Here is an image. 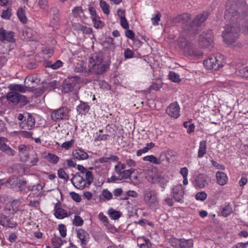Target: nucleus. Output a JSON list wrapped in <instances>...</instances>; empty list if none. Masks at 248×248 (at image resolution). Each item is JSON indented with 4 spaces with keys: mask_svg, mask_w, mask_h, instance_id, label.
I'll return each mask as SVG.
<instances>
[{
    "mask_svg": "<svg viewBox=\"0 0 248 248\" xmlns=\"http://www.w3.org/2000/svg\"><path fill=\"white\" fill-rule=\"evenodd\" d=\"M88 10H89V12L91 15V17L92 19L93 18V17H95L97 16H98V15L96 14V10L93 7L89 6Z\"/></svg>",
    "mask_w": 248,
    "mask_h": 248,
    "instance_id": "62",
    "label": "nucleus"
},
{
    "mask_svg": "<svg viewBox=\"0 0 248 248\" xmlns=\"http://www.w3.org/2000/svg\"><path fill=\"white\" fill-rule=\"evenodd\" d=\"M80 78L78 77H68L63 81L62 92L68 93L78 91L80 88Z\"/></svg>",
    "mask_w": 248,
    "mask_h": 248,
    "instance_id": "6",
    "label": "nucleus"
},
{
    "mask_svg": "<svg viewBox=\"0 0 248 248\" xmlns=\"http://www.w3.org/2000/svg\"><path fill=\"white\" fill-rule=\"evenodd\" d=\"M175 244L177 248H192L193 241L192 239H180L175 240Z\"/></svg>",
    "mask_w": 248,
    "mask_h": 248,
    "instance_id": "14",
    "label": "nucleus"
},
{
    "mask_svg": "<svg viewBox=\"0 0 248 248\" xmlns=\"http://www.w3.org/2000/svg\"><path fill=\"white\" fill-rule=\"evenodd\" d=\"M184 190L181 185L175 186L172 189V196L176 202H183Z\"/></svg>",
    "mask_w": 248,
    "mask_h": 248,
    "instance_id": "13",
    "label": "nucleus"
},
{
    "mask_svg": "<svg viewBox=\"0 0 248 248\" xmlns=\"http://www.w3.org/2000/svg\"><path fill=\"white\" fill-rule=\"evenodd\" d=\"M77 236L80 240L82 246H86L89 238L88 233L82 229H79L77 231Z\"/></svg>",
    "mask_w": 248,
    "mask_h": 248,
    "instance_id": "16",
    "label": "nucleus"
},
{
    "mask_svg": "<svg viewBox=\"0 0 248 248\" xmlns=\"http://www.w3.org/2000/svg\"><path fill=\"white\" fill-rule=\"evenodd\" d=\"M125 35L128 38L133 40L135 37V33L133 31L131 30H127L125 32Z\"/></svg>",
    "mask_w": 248,
    "mask_h": 248,
    "instance_id": "63",
    "label": "nucleus"
},
{
    "mask_svg": "<svg viewBox=\"0 0 248 248\" xmlns=\"http://www.w3.org/2000/svg\"><path fill=\"white\" fill-rule=\"evenodd\" d=\"M166 113L171 118L177 119L180 115V107L177 102L170 104L166 109Z\"/></svg>",
    "mask_w": 248,
    "mask_h": 248,
    "instance_id": "10",
    "label": "nucleus"
},
{
    "mask_svg": "<svg viewBox=\"0 0 248 248\" xmlns=\"http://www.w3.org/2000/svg\"><path fill=\"white\" fill-rule=\"evenodd\" d=\"M72 14L75 17H80L82 19H87V17L84 14V11L82 10L81 6L75 7L72 10Z\"/></svg>",
    "mask_w": 248,
    "mask_h": 248,
    "instance_id": "23",
    "label": "nucleus"
},
{
    "mask_svg": "<svg viewBox=\"0 0 248 248\" xmlns=\"http://www.w3.org/2000/svg\"><path fill=\"white\" fill-rule=\"evenodd\" d=\"M20 97V94L13 91L7 93L6 95L7 99L12 103H19Z\"/></svg>",
    "mask_w": 248,
    "mask_h": 248,
    "instance_id": "18",
    "label": "nucleus"
},
{
    "mask_svg": "<svg viewBox=\"0 0 248 248\" xmlns=\"http://www.w3.org/2000/svg\"><path fill=\"white\" fill-rule=\"evenodd\" d=\"M39 161V156L36 154L32 155L29 163L28 164L30 167L34 166L37 165V162Z\"/></svg>",
    "mask_w": 248,
    "mask_h": 248,
    "instance_id": "45",
    "label": "nucleus"
},
{
    "mask_svg": "<svg viewBox=\"0 0 248 248\" xmlns=\"http://www.w3.org/2000/svg\"><path fill=\"white\" fill-rule=\"evenodd\" d=\"M20 205V202L19 200H13L11 202L12 210L13 212L16 213L18 210V207Z\"/></svg>",
    "mask_w": 248,
    "mask_h": 248,
    "instance_id": "48",
    "label": "nucleus"
},
{
    "mask_svg": "<svg viewBox=\"0 0 248 248\" xmlns=\"http://www.w3.org/2000/svg\"><path fill=\"white\" fill-rule=\"evenodd\" d=\"M135 171V169H130L129 170H124L121 174V180L123 179H129L131 181H133L132 179V174L134 173Z\"/></svg>",
    "mask_w": 248,
    "mask_h": 248,
    "instance_id": "31",
    "label": "nucleus"
},
{
    "mask_svg": "<svg viewBox=\"0 0 248 248\" xmlns=\"http://www.w3.org/2000/svg\"><path fill=\"white\" fill-rule=\"evenodd\" d=\"M232 212V208L229 205H226L223 208L221 214L224 217H228Z\"/></svg>",
    "mask_w": 248,
    "mask_h": 248,
    "instance_id": "42",
    "label": "nucleus"
},
{
    "mask_svg": "<svg viewBox=\"0 0 248 248\" xmlns=\"http://www.w3.org/2000/svg\"><path fill=\"white\" fill-rule=\"evenodd\" d=\"M0 41L14 43L15 42L14 33L12 31H8L3 28H0Z\"/></svg>",
    "mask_w": 248,
    "mask_h": 248,
    "instance_id": "11",
    "label": "nucleus"
},
{
    "mask_svg": "<svg viewBox=\"0 0 248 248\" xmlns=\"http://www.w3.org/2000/svg\"><path fill=\"white\" fill-rule=\"evenodd\" d=\"M216 177L218 184L220 186H224L225 185L228 180L226 174L222 171H217L216 173Z\"/></svg>",
    "mask_w": 248,
    "mask_h": 248,
    "instance_id": "24",
    "label": "nucleus"
},
{
    "mask_svg": "<svg viewBox=\"0 0 248 248\" xmlns=\"http://www.w3.org/2000/svg\"><path fill=\"white\" fill-rule=\"evenodd\" d=\"M92 19L94 27L95 28H102L104 26V23L100 20V17L98 16L95 17H93Z\"/></svg>",
    "mask_w": 248,
    "mask_h": 248,
    "instance_id": "35",
    "label": "nucleus"
},
{
    "mask_svg": "<svg viewBox=\"0 0 248 248\" xmlns=\"http://www.w3.org/2000/svg\"><path fill=\"white\" fill-rule=\"evenodd\" d=\"M70 109L66 107H62L52 111L51 117L54 122L68 119Z\"/></svg>",
    "mask_w": 248,
    "mask_h": 248,
    "instance_id": "8",
    "label": "nucleus"
},
{
    "mask_svg": "<svg viewBox=\"0 0 248 248\" xmlns=\"http://www.w3.org/2000/svg\"><path fill=\"white\" fill-rule=\"evenodd\" d=\"M54 211V215L57 218L63 219L68 216L66 211L62 208L57 207V204L55 206Z\"/></svg>",
    "mask_w": 248,
    "mask_h": 248,
    "instance_id": "26",
    "label": "nucleus"
},
{
    "mask_svg": "<svg viewBox=\"0 0 248 248\" xmlns=\"http://www.w3.org/2000/svg\"><path fill=\"white\" fill-rule=\"evenodd\" d=\"M103 55L101 53H96L92 55L90 58L89 68L92 69L93 72L97 75L101 74L108 69L106 64H102Z\"/></svg>",
    "mask_w": 248,
    "mask_h": 248,
    "instance_id": "4",
    "label": "nucleus"
},
{
    "mask_svg": "<svg viewBox=\"0 0 248 248\" xmlns=\"http://www.w3.org/2000/svg\"><path fill=\"white\" fill-rule=\"evenodd\" d=\"M155 195V192L152 190H146L144 192V199L146 201L151 200Z\"/></svg>",
    "mask_w": 248,
    "mask_h": 248,
    "instance_id": "47",
    "label": "nucleus"
},
{
    "mask_svg": "<svg viewBox=\"0 0 248 248\" xmlns=\"http://www.w3.org/2000/svg\"><path fill=\"white\" fill-rule=\"evenodd\" d=\"M77 169L80 172L74 175L71 181L76 188L83 189L85 187L86 184L90 186L93 183V176L92 172L82 165H78Z\"/></svg>",
    "mask_w": 248,
    "mask_h": 248,
    "instance_id": "3",
    "label": "nucleus"
},
{
    "mask_svg": "<svg viewBox=\"0 0 248 248\" xmlns=\"http://www.w3.org/2000/svg\"><path fill=\"white\" fill-rule=\"evenodd\" d=\"M178 45L186 53L192 45V44L186 38L182 37L178 40Z\"/></svg>",
    "mask_w": 248,
    "mask_h": 248,
    "instance_id": "15",
    "label": "nucleus"
},
{
    "mask_svg": "<svg viewBox=\"0 0 248 248\" xmlns=\"http://www.w3.org/2000/svg\"><path fill=\"white\" fill-rule=\"evenodd\" d=\"M143 239L145 243L141 244L140 247L142 248L143 247H146L147 248H151L152 247V244L149 239L145 237H143Z\"/></svg>",
    "mask_w": 248,
    "mask_h": 248,
    "instance_id": "64",
    "label": "nucleus"
},
{
    "mask_svg": "<svg viewBox=\"0 0 248 248\" xmlns=\"http://www.w3.org/2000/svg\"><path fill=\"white\" fill-rule=\"evenodd\" d=\"M35 121L33 116L28 112L25 113L24 122L20 124V126L22 129L31 130L34 127Z\"/></svg>",
    "mask_w": 248,
    "mask_h": 248,
    "instance_id": "9",
    "label": "nucleus"
},
{
    "mask_svg": "<svg viewBox=\"0 0 248 248\" xmlns=\"http://www.w3.org/2000/svg\"><path fill=\"white\" fill-rule=\"evenodd\" d=\"M43 186L40 184H38L32 186H29L28 187V190H31L34 194L36 196H40L42 194Z\"/></svg>",
    "mask_w": 248,
    "mask_h": 248,
    "instance_id": "29",
    "label": "nucleus"
},
{
    "mask_svg": "<svg viewBox=\"0 0 248 248\" xmlns=\"http://www.w3.org/2000/svg\"><path fill=\"white\" fill-rule=\"evenodd\" d=\"M102 195L107 200H110L112 198V193L107 189H103L102 190Z\"/></svg>",
    "mask_w": 248,
    "mask_h": 248,
    "instance_id": "52",
    "label": "nucleus"
},
{
    "mask_svg": "<svg viewBox=\"0 0 248 248\" xmlns=\"http://www.w3.org/2000/svg\"><path fill=\"white\" fill-rule=\"evenodd\" d=\"M18 183V178L16 176H12L7 180L4 185L7 187L15 188L17 187Z\"/></svg>",
    "mask_w": 248,
    "mask_h": 248,
    "instance_id": "22",
    "label": "nucleus"
},
{
    "mask_svg": "<svg viewBox=\"0 0 248 248\" xmlns=\"http://www.w3.org/2000/svg\"><path fill=\"white\" fill-rule=\"evenodd\" d=\"M248 10V6L244 0H229L226 4L225 19L229 22L222 32L224 42L228 45L234 43L238 37L240 29L237 24V20L243 18L244 15L247 18L243 26L245 31L248 33V16L246 14Z\"/></svg>",
    "mask_w": 248,
    "mask_h": 248,
    "instance_id": "1",
    "label": "nucleus"
},
{
    "mask_svg": "<svg viewBox=\"0 0 248 248\" xmlns=\"http://www.w3.org/2000/svg\"><path fill=\"white\" fill-rule=\"evenodd\" d=\"M238 73L241 77L248 78V66L240 69Z\"/></svg>",
    "mask_w": 248,
    "mask_h": 248,
    "instance_id": "55",
    "label": "nucleus"
},
{
    "mask_svg": "<svg viewBox=\"0 0 248 248\" xmlns=\"http://www.w3.org/2000/svg\"><path fill=\"white\" fill-rule=\"evenodd\" d=\"M0 150L10 156H14L16 154V152L14 150L1 141H0Z\"/></svg>",
    "mask_w": 248,
    "mask_h": 248,
    "instance_id": "19",
    "label": "nucleus"
},
{
    "mask_svg": "<svg viewBox=\"0 0 248 248\" xmlns=\"http://www.w3.org/2000/svg\"><path fill=\"white\" fill-rule=\"evenodd\" d=\"M19 183L17 187L19 188L20 191L24 190L26 187L27 184V181L24 179H18Z\"/></svg>",
    "mask_w": 248,
    "mask_h": 248,
    "instance_id": "49",
    "label": "nucleus"
},
{
    "mask_svg": "<svg viewBox=\"0 0 248 248\" xmlns=\"http://www.w3.org/2000/svg\"><path fill=\"white\" fill-rule=\"evenodd\" d=\"M161 14L157 13L154 17L152 18L153 24L155 26L158 25V22L160 20Z\"/></svg>",
    "mask_w": 248,
    "mask_h": 248,
    "instance_id": "58",
    "label": "nucleus"
},
{
    "mask_svg": "<svg viewBox=\"0 0 248 248\" xmlns=\"http://www.w3.org/2000/svg\"><path fill=\"white\" fill-rule=\"evenodd\" d=\"M9 88L11 91H13L14 92H18L21 93H24L26 92V90L25 88L19 84H13L10 85Z\"/></svg>",
    "mask_w": 248,
    "mask_h": 248,
    "instance_id": "34",
    "label": "nucleus"
},
{
    "mask_svg": "<svg viewBox=\"0 0 248 248\" xmlns=\"http://www.w3.org/2000/svg\"><path fill=\"white\" fill-rule=\"evenodd\" d=\"M0 224L4 227L14 228L17 225L16 222L2 213H0Z\"/></svg>",
    "mask_w": 248,
    "mask_h": 248,
    "instance_id": "12",
    "label": "nucleus"
},
{
    "mask_svg": "<svg viewBox=\"0 0 248 248\" xmlns=\"http://www.w3.org/2000/svg\"><path fill=\"white\" fill-rule=\"evenodd\" d=\"M75 71L78 72H84L87 74H89L90 72H92V69L90 68L88 70L86 69V64L82 61H80L79 63H78L77 66L75 68Z\"/></svg>",
    "mask_w": 248,
    "mask_h": 248,
    "instance_id": "30",
    "label": "nucleus"
},
{
    "mask_svg": "<svg viewBox=\"0 0 248 248\" xmlns=\"http://www.w3.org/2000/svg\"><path fill=\"white\" fill-rule=\"evenodd\" d=\"M83 223L82 218L78 216H75L73 220V224L76 226H80Z\"/></svg>",
    "mask_w": 248,
    "mask_h": 248,
    "instance_id": "54",
    "label": "nucleus"
},
{
    "mask_svg": "<svg viewBox=\"0 0 248 248\" xmlns=\"http://www.w3.org/2000/svg\"><path fill=\"white\" fill-rule=\"evenodd\" d=\"M134 52L129 48H126L124 52V56L125 59H130L134 56Z\"/></svg>",
    "mask_w": 248,
    "mask_h": 248,
    "instance_id": "57",
    "label": "nucleus"
},
{
    "mask_svg": "<svg viewBox=\"0 0 248 248\" xmlns=\"http://www.w3.org/2000/svg\"><path fill=\"white\" fill-rule=\"evenodd\" d=\"M120 23L122 27L124 29H128L129 28V23L126 20L125 16H121L120 17Z\"/></svg>",
    "mask_w": 248,
    "mask_h": 248,
    "instance_id": "51",
    "label": "nucleus"
},
{
    "mask_svg": "<svg viewBox=\"0 0 248 248\" xmlns=\"http://www.w3.org/2000/svg\"><path fill=\"white\" fill-rule=\"evenodd\" d=\"M143 159L144 161H149L155 164L158 165L157 158H156L153 155H150L144 156Z\"/></svg>",
    "mask_w": 248,
    "mask_h": 248,
    "instance_id": "41",
    "label": "nucleus"
},
{
    "mask_svg": "<svg viewBox=\"0 0 248 248\" xmlns=\"http://www.w3.org/2000/svg\"><path fill=\"white\" fill-rule=\"evenodd\" d=\"M58 230L62 237H65L66 236V226L63 224H60L58 225Z\"/></svg>",
    "mask_w": 248,
    "mask_h": 248,
    "instance_id": "50",
    "label": "nucleus"
},
{
    "mask_svg": "<svg viewBox=\"0 0 248 248\" xmlns=\"http://www.w3.org/2000/svg\"><path fill=\"white\" fill-rule=\"evenodd\" d=\"M48 161L53 164H56L59 161L60 158L56 155L49 153L46 156Z\"/></svg>",
    "mask_w": 248,
    "mask_h": 248,
    "instance_id": "37",
    "label": "nucleus"
},
{
    "mask_svg": "<svg viewBox=\"0 0 248 248\" xmlns=\"http://www.w3.org/2000/svg\"><path fill=\"white\" fill-rule=\"evenodd\" d=\"M206 141L205 140H202L200 142L198 153V157H202L206 153Z\"/></svg>",
    "mask_w": 248,
    "mask_h": 248,
    "instance_id": "32",
    "label": "nucleus"
},
{
    "mask_svg": "<svg viewBox=\"0 0 248 248\" xmlns=\"http://www.w3.org/2000/svg\"><path fill=\"white\" fill-rule=\"evenodd\" d=\"M12 9L10 8H8L6 10H2L1 17L3 19H9L12 15Z\"/></svg>",
    "mask_w": 248,
    "mask_h": 248,
    "instance_id": "43",
    "label": "nucleus"
},
{
    "mask_svg": "<svg viewBox=\"0 0 248 248\" xmlns=\"http://www.w3.org/2000/svg\"><path fill=\"white\" fill-rule=\"evenodd\" d=\"M72 154L75 158L78 160L86 159L89 157L87 153L85 152L83 150L80 149L73 151Z\"/></svg>",
    "mask_w": 248,
    "mask_h": 248,
    "instance_id": "20",
    "label": "nucleus"
},
{
    "mask_svg": "<svg viewBox=\"0 0 248 248\" xmlns=\"http://www.w3.org/2000/svg\"><path fill=\"white\" fill-rule=\"evenodd\" d=\"M70 195L72 199L77 202H79L81 201V198L79 195L75 192H71Z\"/></svg>",
    "mask_w": 248,
    "mask_h": 248,
    "instance_id": "56",
    "label": "nucleus"
},
{
    "mask_svg": "<svg viewBox=\"0 0 248 248\" xmlns=\"http://www.w3.org/2000/svg\"><path fill=\"white\" fill-rule=\"evenodd\" d=\"M208 15V12H204L191 21L190 15L185 13L177 16L173 19V21L175 23H182L184 35L190 38L198 33L199 27L206 20Z\"/></svg>",
    "mask_w": 248,
    "mask_h": 248,
    "instance_id": "2",
    "label": "nucleus"
},
{
    "mask_svg": "<svg viewBox=\"0 0 248 248\" xmlns=\"http://www.w3.org/2000/svg\"><path fill=\"white\" fill-rule=\"evenodd\" d=\"M223 56L220 54L209 56L208 59L204 61L203 64L208 70L213 69L217 70L223 66Z\"/></svg>",
    "mask_w": 248,
    "mask_h": 248,
    "instance_id": "5",
    "label": "nucleus"
},
{
    "mask_svg": "<svg viewBox=\"0 0 248 248\" xmlns=\"http://www.w3.org/2000/svg\"><path fill=\"white\" fill-rule=\"evenodd\" d=\"M110 217L113 219H118L121 216L120 212L110 209L108 210Z\"/></svg>",
    "mask_w": 248,
    "mask_h": 248,
    "instance_id": "40",
    "label": "nucleus"
},
{
    "mask_svg": "<svg viewBox=\"0 0 248 248\" xmlns=\"http://www.w3.org/2000/svg\"><path fill=\"white\" fill-rule=\"evenodd\" d=\"M17 15L19 20L23 23L27 22V18L25 16V12L22 8H19L17 12Z\"/></svg>",
    "mask_w": 248,
    "mask_h": 248,
    "instance_id": "36",
    "label": "nucleus"
},
{
    "mask_svg": "<svg viewBox=\"0 0 248 248\" xmlns=\"http://www.w3.org/2000/svg\"><path fill=\"white\" fill-rule=\"evenodd\" d=\"M161 87V84L160 83H153L150 85L149 89L150 90H159Z\"/></svg>",
    "mask_w": 248,
    "mask_h": 248,
    "instance_id": "59",
    "label": "nucleus"
},
{
    "mask_svg": "<svg viewBox=\"0 0 248 248\" xmlns=\"http://www.w3.org/2000/svg\"><path fill=\"white\" fill-rule=\"evenodd\" d=\"M186 54L190 57L200 58L202 56L203 53L199 49L194 48L192 45Z\"/></svg>",
    "mask_w": 248,
    "mask_h": 248,
    "instance_id": "27",
    "label": "nucleus"
},
{
    "mask_svg": "<svg viewBox=\"0 0 248 248\" xmlns=\"http://www.w3.org/2000/svg\"><path fill=\"white\" fill-rule=\"evenodd\" d=\"M213 35L211 30L203 31L199 36V44L203 48L212 47L213 45Z\"/></svg>",
    "mask_w": 248,
    "mask_h": 248,
    "instance_id": "7",
    "label": "nucleus"
},
{
    "mask_svg": "<svg viewBox=\"0 0 248 248\" xmlns=\"http://www.w3.org/2000/svg\"><path fill=\"white\" fill-rule=\"evenodd\" d=\"M44 66L46 68H51L52 69H57L62 65V62L60 60H58L52 63L51 62L45 61L44 62Z\"/></svg>",
    "mask_w": 248,
    "mask_h": 248,
    "instance_id": "25",
    "label": "nucleus"
},
{
    "mask_svg": "<svg viewBox=\"0 0 248 248\" xmlns=\"http://www.w3.org/2000/svg\"><path fill=\"white\" fill-rule=\"evenodd\" d=\"M58 175L60 178L65 179L66 181H68L69 179L68 174H67L62 168H60L58 170Z\"/></svg>",
    "mask_w": 248,
    "mask_h": 248,
    "instance_id": "44",
    "label": "nucleus"
},
{
    "mask_svg": "<svg viewBox=\"0 0 248 248\" xmlns=\"http://www.w3.org/2000/svg\"><path fill=\"white\" fill-rule=\"evenodd\" d=\"M53 248H60L63 244L62 240L59 236L54 235L51 239Z\"/></svg>",
    "mask_w": 248,
    "mask_h": 248,
    "instance_id": "33",
    "label": "nucleus"
},
{
    "mask_svg": "<svg viewBox=\"0 0 248 248\" xmlns=\"http://www.w3.org/2000/svg\"><path fill=\"white\" fill-rule=\"evenodd\" d=\"M74 143V140H71L70 141H66L62 144V147L64 149L68 150L69 149L72 145Z\"/></svg>",
    "mask_w": 248,
    "mask_h": 248,
    "instance_id": "61",
    "label": "nucleus"
},
{
    "mask_svg": "<svg viewBox=\"0 0 248 248\" xmlns=\"http://www.w3.org/2000/svg\"><path fill=\"white\" fill-rule=\"evenodd\" d=\"M195 182L196 186L200 188L204 187L208 183L206 176L202 174H200L197 177Z\"/></svg>",
    "mask_w": 248,
    "mask_h": 248,
    "instance_id": "21",
    "label": "nucleus"
},
{
    "mask_svg": "<svg viewBox=\"0 0 248 248\" xmlns=\"http://www.w3.org/2000/svg\"><path fill=\"white\" fill-rule=\"evenodd\" d=\"M100 6L105 14L108 15L109 14V5L105 0H100Z\"/></svg>",
    "mask_w": 248,
    "mask_h": 248,
    "instance_id": "38",
    "label": "nucleus"
},
{
    "mask_svg": "<svg viewBox=\"0 0 248 248\" xmlns=\"http://www.w3.org/2000/svg\"><path fill=\"white\" fill-rule=\"evenodd\" d=\"M207 196L206 193L202 191L197 193L195 195V198L197 200L203 201L206 199Z\"/></svg>",
    "mask_w": 248,
    "mask_h": 248,
    "instance_id": "53",
    "label": "nucleus"
},
{
    "mask_svg": "<svg viewBox=\"0 0 248 248\" xmlns=\"http://www.w3.org/2000/svg\"><path fill=\"white\" fill-rule=\"evenodd\" d=\"M157 159L158 164H162L164 166H168L170 164V158L166 153H161Z\"/></svg>",
    "mask_w": 248,
    "mask_h": 248,
    "instance_id": "28",
    "label": "nucleus"
},
{
    "mask_svg": "<svg viewBox=\"0 0 248 248\" xmlns=\"http://www.w3.org/2000/svg\"><path fill=\"white\" fill-rule=\"evenodd\" d=\"M183 125L185 128H187V132L189 134L194 131L195 126L193 124H189L188 122H185Z\"/></svg>",
    "mask_w": 248,
    "mask_h": 248,
    "instance_id": "46",
    "label": "nucleus"
},
{
    "mask_svg": "<svg viewBox=\"0 0 248 248\" xmlns=\"http://www.w3.org/2000/svg\"><path fill=\"white\" fill-rule=\"evenodd\" d=\"M169 78L170 80L174 82H179L181 80L179 75L173 71L170 72Z\"/></svg>",
    "mask_w": 248,
    "mask_h": 248,
    "instance_id": "39",
    "label": "nucleus"
},
{
    "mask_svg": "<svg viewBox=\"0 0 248 248\" xmlns=\"http://www.w3.org/2000/svg\"><path fill=\"white\" fill-rule=\"evenodd\" d=\"M90 108V106L87 103L80 101V104L77 107V110L79 114L85 115L89 112Z\"/></svg>",
    "mask_w": 248,
    "mask_h": 248,
    "instance_id": "17",
    "label": "nucleus"
},
{
    "mask_svg": "<svg viewBox=\"0 0 248 248\" xmlns=\"http://www.w3.org/2000/svg\"><path fill=\"white\" fill-rule=\"evenodd\" d=\"M18 151L21 153H25L28 149H29V147L25 144H20L18 147Z\"/></svg>",
    "mask_w": 248,
    "mask_h": 248,
    "instance_id": "60",
    "label": "nucleus"
}]
</instances>
